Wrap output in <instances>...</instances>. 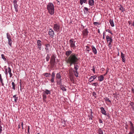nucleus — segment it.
I'll return each instance as SVG.
<instances>
[{"label": "nucleus", "instance_id": "nucleus-12", "mask_svg": "<svg viewBox=\"0 0 134 134\" xmlns=\"http://www.w3.org/2000/svg\"><path fill=\"white\" fill-rule=\"evenodd\" d=\"M56 80L61 79V76L60 75V72L57 73L56 74Z\"/></svg>", "mask_w": 134, "mask_h": 134}, {"label": "nucleus", "instance_id": "nucleus-58", "mask_svg": "<svg viewBox=\"0 0 134 134\" xmlns=\"http://www.w3.org/2000/svg\"><path fill=\"white\" fill-rule=\"evenodd\" d=\"M103 39H104L105 38V36H104V32L103 33Z\"/></svg>", "mask_w": 134, "mask_h": 134}, {"label": "nucleus", "instance_id": "nucleus-43", "mask_svg": "<svg viewBox=\"0 0 134 134\" xmlns=\"http://www.w3.org/2000/svg\"><path fill=\"white\" fill-rule=\"evenodd\" d=\"M83 0H80V3L82 5L83 3Z\"/></svg>", "mask_w": 134, "mask_h": 134}, {"label": "nucleus", "instance_id": "nucleus-35", "mask_svg": "<svg viewBox=\"0 0 134 134\" xmlns=\"http://www.w3.org/2000/svg\"><path fill=\"white\" fill-rule=\"evenodd\" d=\"M47 98V96L46 94H44L43 95V99H46Z\"/></svg>", "mask_w": 134, "mask_h": 134}, {"label": "nucleus", "instance_id": "nucleus-9", "mask_svg": "<svg viewBox=\"0 0 134 134\" xmlns=\"http://www.w3.org/2000/svg\"><path fill=\"white\" fill-rule=\"evenodd\" d=\"M93 53L95 54H97V50L96 48L93 45L91 46Z\"/></svg>", "mask_w": 134, "mask_h": 134}, {"label": "nucleus", "instance_id": "nucleus-44", "mask_svg": "<svg viewBox=\"0 0 134 134\" xmlns=\"http://www.w3.org/2000/svg\"><path fill=\"white\" fill-rule=\"evenodd\" d=\"M98 84L97 82L94 83H93L92 85L93 86H96L98 85Z\"/></svg>", "mask_w": 134, "mask_h": 134}, {"label": "nucleus", "instance_id": "nucleus-34", "mask_svg": "<svg viewBox=\"0 0 134 134\" xmlns=\"http://www.w3.org/2000/svg\"><path fill=\"white\" fill-rule=\"evenodd\" d=\"M61 90H62V91H66V89L65 88V87L64 86L63 87H62V88H60Z\"/></svg>", "mask_w": 134, "mask_h": 134}, {"label": "nucleus", "instance_id": "nucleus-14", "mask_svg": "<svg viewBox=\"0 0 134 134\" xmlns=\"http://www.w3.org/2000/svg\"><path fill=\"white\" fill-rule=\"evenodd\" d=\"M88 3L90 6L93 5L94 3V0H88Z\"/></svg>", "mask_w": 134, "mask_h": 134}, {"label": "nucleus", "instance_id": "nucleus-55", "mask_svg": "<svg viewBox=\"0 0 134 134\" xmlns=\"http://www.w3.org/2000/svg\"><path fill=\"white\" fill-rule=\"evenodd\" d=\"M122 62L125 63V58H122Z\"/></svg>", "mask_w": 134, "mask_h": 134}, {"label": "nucleus", "instance_id": "nucleus-61", "mask_svg": "<svg viewBox=\"0 0 134 134\" xmlns=\"http://www.w3.org/2000/svg\"><path fill=\"white\" fill-rule=\"evenodd\" d=\"M2 79V78L1 75V74H0V80Z\"/></svg>", "mask_w": 134, "mask_h": 134}, {"label": "nucleus", "instance_id": "nucleus-7", "mask_svg": "<svg viewBox=\"0 0 134 134\" xmlns=\"http://www.w3.org/2000/svg\"><path fill=\"white\" fill-rule=\"evenodd\" d=\"M41 41L40 40H38L37 41V44L38 48L40 50H41V46L42 45L41 43Z\"/></svg>", "mask_w": 134, "mask_h": 134}, {"label": "nucleus", "instance_id": "nucleus-18", "mask_svg": "<svg viewBox=\"0 0 134 134\" xmlns=\"http://www.w3.org/2000/svg\"><path fill=\"white\" fill-rule=\"evenodd\" d=\"M98 80L99 81H102L104 79V77L103 75H101L98 77Z\"/></svg>", "mask_w": 134, "mask_h": 134}, {"label": "nucleus", "instance_id": "nucleus-29", "mask_svg": "<svg viewBox=\"0 0 134 134\" xmlns=\"http://www.w3.org/2000/svg\"><path fill=\"white\" fill-rule=\"evenodd\" d=\"M86 47V51H87V53H88L90 50H91V49L90 48V47L88 46H87Z\"/></svg>", "mask_w": 134, "mask_h": 134}, {"label": "nucleus", "instance_id": "nucleus-5", "mask_svg": "<svg viewBox=\"0 0 134 134\" xmlns=\"http://www.w3.org/2000/svg\"><path fill=\"white\" fill-rule=\"evenodd\" d=\"M60 27V24L59 23L54 24L53 29L55 31L58 32L59 31Z\"/></svg>", "mask_w": 134, "mask_h": 134}, {"label": "nucleus", "instance_id": "nucleus-28", "mask_svg": "<svg viewBox=\"0 0 134 134\" xmlns=\"http://www.w3.org/2000/svg\"><path fill=\"white\" fill-rule=\"evenodd\" d=\"M17 1L16 0H14L13 1V5L14 6H18L17 4Z\"/></svg>", "mask_w": 134, "mask_h": 134}, {"label": "nucleus", "instance_id": "nucleus-17", "mask_svg": "<svg viewBox=\"0 0 134 134\" xmlns=\"http://www.w3.org/2000/svg\"><path fill=\"white\" fill-rule=\"evenodd\" d=\"M88 31L87 29H85L83 31V34L84 35L87 36L88 35Z\"/></svg>", "mask_w": 134, "mask_h": 134}, {"label": "nucleus", "instance_id": "nucleus-27", "mask_svg": "<svg viewBox=\"0 0 134 134\" xmlns=\"http://www.w3.org/2000/svg\"><path fill=\"white\" fill-rule=\"evenodd\" d=\"M12 88L14 90H15L16 89V85L14 82H12Z\"/></svg>", "mask_w": 134, "mask_h": 134}, {"label": "nucleus", "instance_id": "nucleus-16", "mask_svg": "<svg viewBox=\"0 0 134 134\" xmlns=\"http://www.w3.org/2000/svg\"><path fill=\"white\" fill-rule=\"evenodd\" d=\"M45 46H46V48H45V49L46 50V52H49V49L48 48V47H49L50 46V44H46L45 45Z\"/></svg>", "mask_w": 134, "mask_h": 134}, {"label": "nucleus", "instance_id": "nucleus-40", "mask_svg": "<svg viewBox=\"0 0 134 134\" xmlns=\"http://www.w3.org/2000/svg\"><path fill=\"white\" fill-rule=\"evenodd\" d=\"M121 58H125L124 55L122 52H121Z\"/></svg>", "mask_w": 134, "mask_h": 134}, {"label": "nucleus", "instance_id": "nucleus-39", "mask_svg": "<svg viewBox=\"0 0 134 134\" xmlns=\"http://www.w3.org/2000/svg\"><path fill=\"white\" fill-rule=\"evenodd\" d=\"M2 58L5 61L6 60V58L5 57V56L3 54H2L1 55Z\"/></svg>", "mask_w": 134, "mask_h": 134}, {"label": "nucleus", "instance_id": "nucleus-10", "mask_svg": "<svg viewBox=\"0 0 134 134\" xmlns=\"http://www.w3.org/2000/svg\"><path fill=\"white\" fill-rule=\"evenodd\" d=\"M101 110L102 111V113L103 114L105 115H106L109 118V116L107 114H106V111L105 110L104 108L103 107H101L100 108Z\"/></svg>", "mask_w": 134, "mask_h": 134}, {"label": "nucleus", "instance_id": "nucleus-41", "mask_svg": "<svg viewBox=\"0 0 134 134\" xmlns=\"http://www.w3.org/2000/svg\"><path fill=\"white\" fill-rule=\"evenodd\" d=\"M78 74L79 73L77 70L76 71V72L75 73V75L76 77H78Z\"/></svg>", "mask_w": 134, "mask_h": 134}, {"label": "nucleus", "instance_id": "nucleus-32", "mask_svg": "<svg viewBox=\"0 0 134 134\" xmlns=\"http://www.w3.org/2000/svg\"><path fill=\"white\" fill-rule=\"evenodd\" d=\"M7 36L8 40L11 38L10 35L8 33L7 34Z\"/></svg>", "mask_w": 134, "mask_h": 134}, {"label": "nucleus", "instance_id": "nucleus-47", "mask_svg": "<svg viewBox=\"0 0 134 134\" xmlns=\"http://www.w3.org/2000/svg\"><path fill=\"white\" fill-rule=\"evenodd\" d=\"M92 70L93 71V72L94 73L95 72V68H94V66H93V67L92 69Z\"/></svg>", "mask_w": 134, "mask_h": 134}, {"label": "nucleus", "instance_id": "nucleus-24", "mask_svg": "<svg viewBox=\"0 0 134 134\" xmlns=\"http://www.w3.org/2000/svg\"><path fill=\"white\" fill-rule=\"evenodd\" d=\"M98 133L99 134H103V132L101 129L99 128L98 130Z\"/></svg>", "mask_w": 134, "mask_h": 134}, {"label": "nucleus", "instance_id": "nucleus-59", "mask_svg": "<svg viewBox=\"0 0 134 134\" xmlns=\"http://www.w3.org/2000/svg\"><path fill=\"white\" fill-rule=\"evenodd\" d=\"M77 70H73V72H74L75 73L76 72V71H77Z\"/></svg>", "mask_w": 134, "mask_h": 134}, {"label": "nucleus", "instance_id": "nucleus-8", "mask_svg": "<svg viewBox=\"0 0 134 134\" xmlns=\"http://www.w3.org/2000/svg\"><path fill=\"white\" fill-rule=\"evenodd\" d=\"M130 131L134 132V126H133V123L131 121H130Z\"/></svg>", "mask_w": 134, "mask_h": 134}, {"label": "nucleus", "instance_id": "nucleus-15", "mask_svg": "<svg viewBox=\"0 0 134 134\" xmlns=\"http://www.w3.org/2000/svg\"><path fill=\"white\" fill-rule=\"evenodd\" d=\"M43 91L44 92V94L45 93H46L47 94H51V91L47 89H45L44 91L43 90Z\"/></svg>", "mask_w": 134, "mask_h": 134}, {"label": "nucleus", "instance_id": "nucleus-36", "mask_svg": "<svg viewBox=\"0 0 134 134\" xmlns=\"http://www.w3.org/2000/svg\"><path fill=\"white\" fill-rule=\"evenodd\" d=\"M15 11L17 12H18V6H14Z\"/></svg>", "mask_w": 134, "mask_h": 134}, {"label": "nucleus", "instance_id": "nucleus-13", "mask_svg": "<svg viewBox=\"0 0 134 134\" xmlns=\"http://www.w3.org/2000/svg\"><path fill=\"white\" fill-rule=\"evenodd\" d=\"M72 52L71 51L69 50V51H67L65 52V55L67 56L68 57L70 55V56L71 55V54H72Z\"/></svg>", "mask_w": 134, "mask_h": 134}, {"label": "nucleus", "instance_id": "nucleus-62", "mask_svg": "<svg viewBox=\"0 0 134 134\" xmlns=\"http://www.w3.org/2000/svg\"><path fill=\"white\" fill-rule=\"evenodd\" d=\"M43 102H46V99H44H44H43Z\"/></svg>", "mask_w": 134, "mask_h": 134}, {"label": "nucleus", "instance_id": "nucleus-21", "mask_svg": "<svg viewBox=\"0 0 134 134\" xmlns=\"http://www.w3.org/2000/svg\"><path fill=\"white\" fill-rule=\"evenodd\" d=\"M16 96V95H15L13 96V98H14V101L15 103H16L17 102L18 97H17Z\"/></svg>", "mask_w": 134, "mask_h": 134}, {"label": "nucleus", "instance_id": "nucleus-50", "mask_svg": "<svg viewBox=\"0 0 134 134\" xmlns=\"http://www.w3.org/2000/svg\"><path fill=\"white\" fill-rule=\"evenodd\" d=\"M130 105H131V106L133 107V105H134V103H133V102H131L130 103Z\"/></svg>", "mask_w": 134, "mask_h": 134}, {"label": "nucleus", "instance_id": "nucleus-54", "mask_svg": "<svg viewBox=\"0 0 134 134\" xmlns=\"http://www.w3.org/2000/svg\"><path fill=\"white\" fill-rule=\"evenodd\" d=\"M131 91L133 93H134V89L133 88L131 89Z\"/></svg>", "mask_w": 134, "mask_h": 134}, {"label": "nucleus", "instance_id": "nucleus-42", "mask_svg": "<svg viewBox=\"0 0 134 134\" xmlns=\"http://www.w3.org/2000/svg\"><path fill=\"white\" fill-rule=\"evenodd\" d=\"M54 78H52L50 80L51 82H53V83L54 82Z\"/></svg>", "mask_w": 134, "mask_h": 134}, {"label": "nucleus", "instance_id": "nucleus-57", "mask_svg": "<svg viewBox=\"0 0 134 134\" xmlns=\"http://www.w3.org/2000/svg\"><path fill=\"white\" fill-rule=\"evenodd\" d=\"M134 132H132V131H130L129 133V134H133Z\"/></svg>", "mask_w": 134, "mask_h": 134}, {"label": "nucleus", "instance_id": "nucleus-22", "mask_svg": "<svg viewBox=\"0 0 134 134\" xmlns=\"http://www.w3.org/2000/svg\"><path fill=\"white\" fill-rule=\"evenodd\" d=\"M8 69L9 70L8 72L10 75V77H11L12 76V74L11 72V69L9 67H8Z\"/></svg>", "mask_w": 134, "mask_h": 134}, {"label": "nucleus", "instance_id": "nucleus-49", "mask_svg": "<svg viewBox=\"0 0 134 134\" xmlns=\"http://www.w3.org/2000/svg\"><path fill=\"white\" fill-rule=\"evenodd\" d=\"M2 127L1 126H0V134L1 133L2 131Z\"/></svg>", "mask_w": 134, "mask_h": 134}, {"label": "nucleus", "instance_id": "nucleus-64", "mask_svg": "<svg viewBox=\"0 0 134 134\" xmlns=\"http://www.w3.org/2000/svg\"><path fill=\"white\" fill-rule=\"evenodd\" d=\"M132 25L133 26H134V21H133V22L132 23Z\"/></svg>", "mask_w": 134, "mask_h": 134}, {"label": "nucleus", "instance_id": "nucleus-33", "mask_svg": "<svg viewBox=\"0 0 134 134\" xmlns=\"http://www.w3.org/2000/svg\"><path fill=\"white\" fill-rule=\"evenodd\" d=\"M51 77L52 78H54L55 77V73L54 71L52 73L51 75Z\"/></svg>", "mask_w": 134, "mask_h": 134}, {"label": "nucleus", "instance_id": "nucleus-26", "mask_svg": "<svg viewBox=\"0 0 134 134\" xmlns=\"http://www.w3.org/2000/svg\"><path fill=\"white\" fill-rule=\"evenodd\" d=\"M12 39H10L8 40V44L10 46L12 47Z\"/></svg>", "mask_w": 134, "mask_h": 134}, {"label": "nucleus", "instance_id": "nucleus-23", "mask_svg": "<svg viewBox=\"0 0 134 134\" xmlns=\"http://www.w3.org/2000/svg\"><path fill=\"white\" fill-rule=\"evenodd\" d=\"M43 75L45 77H49L51 74L50 73H44Z\"/></svg>", "mask_w": 134, "mask_h": 134}, {"label": "nucleus", "instance_id": "nucleus-53", "mask_svg": "<svg viewBox=\"0 0 134 134\" xmlns=\"http://www.w3.org/2000/svg\"><path fill=\"white\" fill-rule=\"evenodd\" d=\"M108 68H107V72H106V73L103 75L104 76H105L106 75V74H107V72H108Z\"/></svg>", "mask_w": 134, "mask_h": 134}, {"label": "nucleus", "instance_id": "nucleus-46", "mask_svg": "<svg viewBox=\"0 0 134 134\" xmlns=\"http://www.w3.org/2000/svg\"><path fill=\"white\" fill-rule=\"evenodd\" d=\"M106 38L107 39V42L109 41V36H107L106 37Z\"/></svg>", "mask_w": 134, "mask_h": 134}, {"label": "nucleus", "instance_id": "nucleus-1", "mask_svg": "<svg viewBox=\"0 0 134 134\" xmlns=\"http://www.w3.org/2000/svg\"><path fill=\"white\" fill-rule=\"evenodd\" d=\"M78 55L75 53H72L68 58L66 62L67 63L69 64L70 66L72 65L74 66V69L78 70L79 66L77 65L78 64L79 59L78 58Z\"/></svg>", "mask_w": 134, "mask_h": 134}, {"label": "nucleus", "instance_id": "nucleus-37", "mask_svg": "<svg viewBox=\"0 0 134 134\" xmlns=\"http://www.w3.org/2000/svg\"><path fill=\"white\" fill-rule=\"evenodd\" d=\"M93 24L96 26H98L100 24V23H99L94 22L93 23Z\"/></svg>", "mask_w": 134, "mask_h": 134}, {"label": "nucleus", "instance_id": "nucleus-11", "mask_svg": "<svg viewBox=\"0 0 134 134\" xmlns=\"http://www.w3.org/2000/svg\"><path fill=\"white\" fill-rule=\"evenodd\" d=\"M96 77V75L91 76L88 79V81L90 82H91L93 80L95 79Z\"/></svg>", "mask_w": 134, "mask_h": 134}, {"label": "nucleus", "instance_id": "nucleus-48", "mask_svg": "<svg viewBox=\"0 0 134 134\" xmlns=\"http://www.w3.org/2000/svg\"><path fill=\"white\" fill-rule=\"evenodd\" d=\"M99 122L100 123H103V121L100 119H99Z\"/></svg>", "mask_w": 134, "mask_h": 134}, {"label": "nucleus", "instance_id": "nucleus-19", "mask_svg": "<svg viewBox=\"0 0 134 134\" xmlns=\"http://www.w3.org/2000/svg\"><path fill=\"white\" fill-rule=\"evenodd\" d=\"M56 82L58 85H59L62 83V79L57 80Z\"/></svg>", "mask_w": 134, "mask_h": 134}, {"label": "nucleus", "instance_id": "nucleus-3", "mask_svg": "<svg viewBox=\"0 0 134 134\" xmlns=\"http://www.w3.org/2000/svg\"><path fill=\"white\" fill-rule=\"evenodd\" d=\"M56 57L54 54H52L50 59V63L52 67H53L55 62Z\"/></svg>", "mask_w": 134, "mask_h": 134}, {"label": "nucleus", "instance_id": "nucleus-30", "mask_svg": "<svg viewBox=\"0 0 134 134\" xmlns=\"http://www.w3.org/2000/svg\"><path fill=\"white\" fill-rule=\"evenodd\" d=\"M112 40L111 38V37H109V48H110V47H111V43L112 42Z\"/></svg>", "mask_w": 134, "mask_h": 134}, {"label": "nucleus", "instance_id": "nucleus-25", "mask_svg": "<svg viewBox=\"0 0 134 134\" xmlns=\"http://www.w3.org/2000/svg\"><path fill=\"white\" fill-rule=\"evenodd\" d=\"M109 23L111 25L112 27H114V23L113 20H111V19L109 20Z\"/></svg>", "mask_w": 134, "mask_h": 134}, {"label": "nucleus", "instance_id": "nucleus-52", "mask_svg": "<svg viewBox=\"0 0 134 134\" xmlns=\"http://www.w3.org/2000/svg\"><path fill=\"white\" fill-rule=\"evenodd\" d=\"M59 85L60 86V88H62V87H63L64 86V85H62V83L61 84H60Z\"/></svg>", "mask_w": 134, "mask_h": 134}, {"label": "nucleus", "instance_id": "nucleus-31", "mask_svg": "<svg viewBox=\"0 0 134 134\" xmlns=\"http://www.w3.org/2000/svg\"><path fill=\"white\" fill-rule=\"evenodd\" d=\"M50 58V55L49 54H48L46 58V60L47 62H48Z\"/></svg>", "mask_w": 134, "mask_h": 134}, {"label": "nucleus", "instance_id": "nucleus-38", "mask_svg": "<svg viewBox=\"0 0 134 134\" xmlns=\"http://www.w3.org/2000/svg\"><path fill=\"white\" fill-rule=\"evenodd\" d=\"M85 10L86 12H88V9L86 7H85L83 9V11L84 12V13L85 12Z\"/></svg>", "mask_w": 134, "mask_h": 134}, {"label": "nucleus", "instance_id": "nucleus-6", "mask_svg": "<svg viewBox=\"0 0 134 134\" xmlns=\"http://www.w3.org/2000/svg\"><path fill=\"white\" fill-rule=\"evenodd\" d=\"M48 34L52 38H53L54 35V33L53 30L51 29H49V30Z\"/></svg>", "mask_w": 134, "mask_h": 134}, {"label": "nucleus", "instance_id": "nucleus-63", "mask_svg": "<svg viewBox=\"0 0 134 134\" xmlns=\"http://www.w3.org/2000/svg\"><path fill=\"white\" fill-rule=\"evenodd\" d=\"M22 126H23V122H22L21 124Z\"/></svg>", "mask_w": 134, "mask_h": 134}, {"label": "nucleus", "instance_id": "nucleus-60", "mask_svg": "<svg viewBox=\"0 0 134 134\" xmlns=\"http://www.w3.org/2000/svg\"><path fill=\"white\" fill-rule=\"evenodd\" d=\"M0 81L1 83H3V80L2 79L0 80Z\"/></svg>", "mask_w": 134, "mask_h": 134}, {"label": "nucleus", "instance_id": "nucleus-2", "mask_svg": "<svg viewBox=\"0 0 134 134\" xmlns=\"http://www.w3.org/2000/svg\"><path fill=\"white\" fill-rule=\"evenodd\" d=\"M47 8L49 14L52 15L54 13V6L52 3H49L47 6Z\"/></svg>", "mask_w": 134, "mask_h": 134}, {"label": "nucleus", "instance_id": "nucleus-4", "mask_svg": "<svg viewBox=\"0 0 134 134\" xmlns=\"http://www.w3.org/2000/svg\"><path fill=\"white\" fill-rule=\"evenodd\" d=\"M69 43L70 44V46L71 48H72L73 49H75L76 48L75 45V41L73 38H71L69 40Z\"/></svg>", "mask_w": 134, "mask_h": 134}, {"label": "nucleus", "instance_id": "nucleus-56", "mask_svg": "<svg viewBox=\"0 0 134 134\" xmlns=\"http://www.w3.org/2000/svg\"><path fill=\"white\" fill-rule=\"evenodd\" d=\"M87 0H83V3H87Z\"/></svg>", "mask_w": 134, "mask_h": 134}, {"label": "nucleus", "instance_id": "nucleus-45", "mask_svg": "<svg viewBox=\"0 0 134 134\" xmlns=\"http://www.w3.org/2000/svg\"><path fill=\"white\" fill-rule=\"evenodd\" d=\"M93 96H94V97H96V93L94 92H93Z\"/></svg>", "mask_w": 134, "mask_h": 134}, {"label": "nucleus", "instance_id": "nucleus-51", "mask_svg": "<svg viewBox=\"0 0 134 134\" xmlns=\"http://www.w3.org/2000/svg\"><path fill=\"white\" fill-rule=\"evenodd\" d=\"M105 100L106 101L109 102V98H108L107 97H105Z\"/></svg>", "mask_w": 134, "mask_h": 134}, {"label": "nucleus", "instance_id": "nucleus-20", "mask_svg": "<svg viewBox=\"0 0 134 134\" xmlns=\"http://www.w3.org/2000/svg\"><path fill=\"white\" fill-rule=\"evenodd\" d=\"M120 7L119 8V9L122 12H124L125 11V9L121 5H120Z\"/></svg>", "mask_w": 134, "mask_h": 134}]
</instances>
